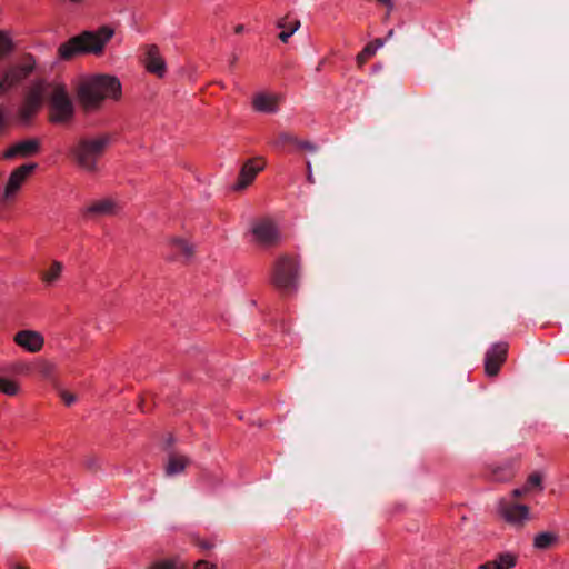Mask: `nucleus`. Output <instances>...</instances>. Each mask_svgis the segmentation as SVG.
I'll return each instance as SVG.
<instances>
[{
    "label": "nucleus",
    "instance_id": "6",
    "mask_svg": "<svg viewBox=\"0 0 569 569\" xmlns=\"http://www.w3.org/2000/svg\"><path fill=\"white\" fill-rule=\"evenodd\" d=\"M47 94L46 82L37 81L27 92L22 104L18 110V119L21 123L28 124L40 110Z\"/></svg>",
    "mask_w": 569,
    "mask_h": 569
},
{
    "label": "nucleus",
    "instance_id": "18",
    "mask_svg": "<svg viewBox=\"0 0 569 569\" xmlns=\"http://www.w3.org/2000/svg\"><path fill=\"white\" fill-rule=\"evenodd\" d=\"M517 558L510 552L499 553L496 559L482 563L480 569H511L516 566Z\"/></svg>",
    "mask_w": 569,
    "mask_h": 569
},
{
    "label": "nucleus",
    "instance_id": "30",
    "mask_svg": "<svg viewBox=\"0 0 569 569\" xmlns=\"http://www.w3.org/2000/svg\"><path fill=\"white\" fill-rule=\"evenodd\" d=\"M297 149H299L301 151H308V152H311V153H316L319 150V147L316 143L311 142V141L300 140L299 146L297 147Z\"/></svg>",
    "mask_w": 569,
    "mask_h": 569
},
{
    "label": "nucleus",
    "instance_id": "12",
    "mask_svg": "<svg viewBox=\"0 0 569 569\" xmlns=\"http://www.w3.org/2000/svg\"><path fill=\"white\" fill-rule=\"evenodd\" d=\"M262 158L250 159L246 161L240 170L239 178L233 189L239 191L246 189L256 178V176L264 168Z\"/></svg>",
    "mask_w": 569,
    "mask_h": 569
},
{
    "label": "nucleus",
    "instance_id": "40",
    "mask_svg": "<svg viewBox=\"0 0 569 569\" xmlns=\"http://www.w3.org/2000/svg\"><path fill=\"white\" fill-rule=\"evenodd\" d=\"M244 27L242 24H238L234 29L236 33H241L243 31Z\"/></svg>",
    "mask_w": 569,
    "mask_h": 569
},
{
    "label": "nucleus",
    "instance_id": "17",
    "mask_svg": "<svg viewBox=\"0 0 569 569\" xmlns=\"http://www.w3.org/2000/svg\"><path fill=\"white\" fill-rule=\"evenodd\" d=\"M252 104L259 112L276 113L278 111V98L272 94L258 93L253 97Z\"/></svg>",
    "mask_w": 569,
    "mask_h": 569
},
{
    "label": "nucleus",
    "instance_id": "34",
    "mask_svg": "<svg viewBox=\"0 0 569 569\" xmlns=\"http://www.w3.org/2000/svg\"><path fill=\"white\" fill-rule=\"evenodd\" d=\"M306 169H307V180L309 183L313 184L315 183V177H313V173H312V166H311V162L309 160L306 161Z\"/></svg>",
    "mask_w": 569,
    "mask_h": 569
},
{
    "label": "nucleus",
    "instance_id": "42",
    "mask_svg": "<svg viewBox=\"0 0 569 569\" xmlns=\"http://www.w3.org/2000/svg\"><path fill=\"white\" fill-rule=\"evenodd\" d=\"M325 61H326V60H325V59H322V60L319 62V64H318V67H317V71H320V70H321L322 66L325 64Z\"/></svg>",
    "mask_w": 569,
    "mask_h": 569
},
{
    "label": "nucleus",
    "instance_id": "25",
    "mask_svg": "<svg viewBox=\"0 0 569 569\" xmlns=\"http://www.w3.org/2000/svg\"><path fill=\"white\" fill-rule=\"evenodd\" d=\"M13 50L12 40L8 34L0 30V60Z\"/></svg>",
    "mask_w": 569,
    "mask_h": 569
},
{
    "label": "nucleus",
    "instance_id": "38",
    "mask_svg": "<svg viewBox=\"0 0 569 569\" xmlns=\"http://www.w3.org/2000/svg\"><path fill=\"white\" fill-rule=\"evenodd\" d=\"M140 408H141V411L142 412H147L149 410L148 406H147V401L146 400H142L141 403H140Z\"/></svg>",
    "mask_w": 569,
    "mask_h": 569
},
{
    "label": "nucleus",
    "instance_id": "1",
    "mask_svg": "<svg viewBox=\"0 0 569 569\" xmlns=\"http://www.w3.org/2000/svg\"><path fill=\"white\" fill-rule=\"evenodd\" d=\"M120 94V81L116 77L107 74L83 80L78 87V98L87 110L99 108L104 99H118Z\"/></svg>",
    "mask_w": 569,
    "mask_h": 569
},
{
    "label": "nucleus",
    "instance_id": "39",
    "mask_svg": "<svg viewBox=\"0 0 569 569\" xmlns=\"http://www.w3.org/2000/svg\"><path fill=\"white\" fill-rule=\"evenodd\" d=\"M3 119H4V112H3L2 108L0 107V128L3 124Z\"/></svg>",
    "mask_w": 569,
    "mask_h": 569
},
{
    "label": "nucleus",
    "instance_id": "43",
    "mask_svg": "<svg viewBox=\"0 0 569 569\" xmlns=\"http://www.w3.org/2000/svg\"><path fill=\"white\" fill-rule=\"evenodd\" d=\"M393 34H395V31H393L392 29H391V30H389V31H388V34H387V39L392 38V37H393Z\"/></svg>",
    "mask_w": 569,
    "mask_h": 569
},
{
    "label": "nucleus",
    "instance_id": "5",
    "mask_svg": "<svg viewBox=\"0 0 569 569\" xmlns=\"http://www.w3.org/2000/svg\"><path fill=\"white\" fill-rule=\"evenodd\" d=\"M298 263L295 259L282 256L276 262L272 272V283L282 293H288L297 288Z\"/></svg>",
    "mask_w": 569,
    "mask_h": 569
},
{
    "label": "nucleus",
    "instance_id": "7",
    "mask_svg": "<svg viewBox=\"0 0 569 569\" xmlns=\"http://www.w3.org/2000/svg\"><path fill=\"white\" fill-rule=\"evenodd\" d=\"M34 60L26 56L20 63L11 66L0 78V97L27 79L34 69Z\"/></svg>",
    "mask_w": 569,
    "mask_h": 569
},
{
    "label": "nucleus",
    "instance_id": "22",
    "mask_svg": "<svg viewBox=\"0 0 569 569\" xmlns=\"http://www.w3.org/2000/svg\"><path fill=\"white\" fill-rule=\"evenodd\" d=\"M557 541V535L551 532H540L535 537L533 546L537 549H548Z\"/></svg>",
    "mask_w": 569,
    "mask_h": 569
},
{
    "label": "nucleus",
    "instance_id": "24",
    "mask_svg": "<svg viewBox=\"0 0 569 569\" xmlns=\"http://www.w3.org/2000/svg\"><path fill=\"white\" fill-rule=\"evenodd\" d=\"M172 247L179 251L186 259H190L193 254V248L186 240L181 238H174L172 240Z\"/></svg>",
    "mask_w": 569,
    "mask_h": 569
},
{
    "label": "nucleus",
    "instance_id": "14",
    "mask_svg": "<svg viewBox=\"0 0 569 569\" xmlns=\"http://www.w3.org/2000/svg\"><path fill=\"white\" fill-rule=\"evenodd\" d=\"M120 210V206L117 201L110 198L97 200L88 206L83 214L87 218H98L106 216H116Z\"/></svg>",
    "mask_w": 569,
    "mask_h": 569
},
{
    "label": "nucleus",
    "instance_id": "28",
    "mask_svg": "<svg viewBox=\"0 0 569 569\" xmlns=\"http://www.w3.org/2000/svg\"><path fill=\"white\" fill-rule=\"evenodd\" d=\"M513 471L510 467H501L497 468L493 471V477L496 481H507L512 478Z\"/></svg>",
    "mask_w": 569,
    "mask_h": 569
},
{
    "label": "nucleus",
    "instance_id": "33",
    "mask_svg": "<svg viewBox=\"0 0 569 569\" xmlns=\"http://www.w3.org/2000/svg\"><path fill=\"white\" fill-rule=\"evenodd\" d=\"M194 569H218L216 565L207 561V560H199L194 565Z\"/></svg>",
    "mask_w": 569,
    "mask_h": 569
},
{
    "label": "nucleus",
    "instance_id": "16",
    "mask_svg": "<svg viewBox=\"0 0 569 569\" xmlns=\"http://www.w3.org/2000/svg\"><path fill=\"white\" fill-rule=\"evenodd\" d=\"M146 67L149 72L162 77L166 70L164 61L159 56L158 48L150 46L146 52Z\"/></svg>",
    "mask_w": 569,
    "mask_h": 569
},
{
    "label": "nucleus",
    "instance_id": "15",
    "mask_svg": "<svg viewBox=\"0 0 569 569\" xmlns=\"http://www.w3.org/2000/svg\"><path fill=\"white\" fill-rule=\"evenodd\" d=\"M40 150V142L37 139H27L12 144L3 153V158L12 159L14 157L28 158Z\"/></svg>",
    "mask_w": 569,
    "mask_h": 569
},
{
    "label": "nucleus",
    "instance_id": "23",
    "mask_svg": "<svg viewBox=\"0 0 569 569\" xmlns=\"http://www.w3.org/2000/svg\"><path fill=\"white\" fill-rule=\"evenodd\" d=\"M299 142H300V139L296 134H293L291 132L283 131L278 134V137L273 143L277 147H283L286 144H292L295 147H298Z\"/></svg>",
    "mask_w": 569,
    "mask_h": 569
},
{
    "label": "nucleus",
    "instance_id": "41",
    "mask_svg": "<svg viewBox=\"0 0 569 569\" xmlns=\"http://www.w3.org/2000/svg\"><path fill=\"white\" fill-rule=\"evenodd\" d=\"M13 569H29V567H27V566H24V565H20V563H19V565H16V566L13 567Z\"/></svg>",
    "mask_w": 569,
    "mask_h": 569
},
{
    "label": "nucleus",
    "instance_id": "29",
    "mask_svg": "<svg viewBox=\"0 0 569 569\" xmlns=\"http://www.w3.org/2000/svg\"><path fill=\"white\" fill-rule=\"evenodd\" d=\"M541 482H542L541 476L537 472H533L528 477V480H527V483L525 485V487H528L529 491L532 490L533 488L541 489L542 488Z\"/></svg>",
    "mask_w": 569,
    "mask_h": 569
},
{
    "label": "nucleus",
    "instance_id": "31",
    "mask_svg": "<svg viewBox=\"0 0 569 569\" xmlns=\"http://www.w3.org/2000/svg\"><path fill=\"white\" fill-rule=\"evenodd\" d=\"M59 396L67 406H71L77 400L76 395L63 389L59 390Z\"/></svg>",
    "mask_w": 569,
    "mask_h": 569
},
{
    "label": "nucleus",
    "instance_id": "27",
    "mask_svg": "<svg viewBox=\"0 0 569 569\" xmlns=\"http://www.w3.org/2000/svg\"><path fill=\"white\" fill-rule=\"evenodd\" d=\"M373 46L367 44L358 54H357V63L359 67H362L368 59L375 56Z\"/></svg>",
    "mask_w": 569,
    "mask_h": 569
},
{
    "label": "nucleus",
    "instance_id": "37",
    "mask_svg": "<svg viewBox=\"0 0 569 569\" xmlns=\"http://www.w3.org/2000/svg\"><path fill=\"white\" fill-rule=\"evenodd\" d=\"M86 463H87V467H88L89 469H91V470H96V469H97V466H96V465H97V461H96V459L90 458V459H88V460L86 461Z\"/></svg>",
    "mask_w": 569,
    "mask_h": 569
},
{
    "label": "nucleus",
    "instance_id": "35",
    "mask_svg": "<svg viewBox=\"0 0 569 569\" xmlns=\"http://www.w3.org/2000/svg\"><path fill=\"white\" fill-rule=\"evenodd\" d=\"M527 492H529V488L528 487L518 488V489L512 490V497L513 498H520V497H522Z\"/></svg>",
    "mask_w": 569,
    "mask_h": 569
},
{
    "label": "nucleus",
    "instance_id": "4",
    "mask_svg": "<svg viewBox=\"0 0 569 569\" xmlns=\"http://www.w3.org/2000/svg\"><path fill=\"white\" fill-rule=\"evenodd\" d=\"M49 99L50 120L52 122H69L74 114L73 101L70 98L67 87L61 83H46Z\"/></svg>",
    "mask_w": 569,
    "mask_h": 569
},
{
    "label": "nucleus",
    "instance_id": "26",
    "mask_svg": "<svg viewBox=\"0 0 569 569\" xmlns=\"http://www.w3.org/2000/svg\"><path fill=\"white\" fill-rule=\"evenodd\" d=\"M19 391V386L6 378H0V392L7 396H16Z\"/></svg>",
    "mask_w": 569,
    "mask_h": 569
},
{
    "label": "nucleus",
    "instance_id": "11",
    "mask_svg": "<svg viewBox=\"0 0 569 569\" xmlns=\"http://www.w3.org/2000/svg\"><path fill=\"white\" fill-rule=\"evenodd\" d=\"M508 346L506 343H496L487 352L485 357V371L487 376L495 377L498 375L501 365L506 361Z\"/></svg>",
    "mask_w": 569,
    "mask_h": 569
},
{
    "label": "nucleus",
    "instance_id": "13",
    "mask_svg": "<svg viewBox=\"0 0 569 569\" xmlns=\"http://www.w3.org/2000/svg\"><path fill=\"white\" fill-rule=\"evenodd\" d=\"M13 341L24 350L36 353L44 345L42 335L34 330H20L14 335Z\"/></svg>",
    "mask_w": 569,
    "mask_h": 569
},
{
    "label": "nucleus",
    "instance_id": "3",
    "mask_svg": "<svg viewBox=\"0 0 569 569\" xmlns=\"http://www.w3.org/2000/svg\"><path fill=\"white\" fill-rule=\"evenodd\" d=\"M111 143L109 133L83 136L70 149V154L79 167L89 171H98V161Z\"/></svg>",
    "mask_w": 569,
    "mask_h": 569
},
{
    "label": "nucleus",
    "instance_id": "10",
    "mask_svg": "<svg viewBox=\"0 0 569 569\" xmlns=\"http://www.w3.org/2000/svg\"><path fill=\"white\" fill-rule=\"evenodd\" d=\"M36 168L37 163H26L11 172L3 193L4 200H9L18 192L22 183L34 171Z\"/></svg>",
    "mask_w": 569,
    "mask_h": 569
},
{
    "label": "nucleus",
    "instance_id": "32",
    "mask_svg": "<svg viewBox=\"0 0 569 569\" xmlns=\"http://www.w3.org/2000/svg\"><path fill=\"white\" fill-rule=\"evenodd\" d=\"M378 4L383 6L386 8V14L383 17V20L387 21L390 17L391 11L395 8L393 0H376Z\"/></svg>",
    "mask_w": 569,
    "mask_h": 569
},
{
    "label": "nucleus",
    "instance_id": "9",
    "mask_svg": "<svg viewBox=\"0 0 569 569\" xmlns=\"http://www.w3.org/2000/svg\"><path fill=\"white\" fill-rule=\"evenodd\" d=\"M498 513L508 523L515 527H522L529 520V508L525 505L500 499Z\"/></svg>",
    "mask_w": 569,
    "mask_h": 569
},
{
    "label": "nucleus",
    "instance_id": "8",
    "mask_svg": "<svg viewBox=\"0 0 569 569\" xmlns=\"http://www.w3.org/2000/svg\"><path fill=\"white\" fill-rule=\"evenodd\" d=\"M251 232L254 241L262 247H273L279 243L280 233L270 219H260L253 222Z\"/></svg>",
    "mask_w": 569,
    "mask_h": 569
},
{
    "label": "nucleus",
    "instance_id": "36",
    "mask_svg": "<svg viewBox=\"0 0 569 569\" xmlns=\"http://www.w3.org/2000/svg\"><path fill=\"white\" fill-rule=\"evenodd\" d=\"M385 41H386L385 39L377 38L373 41L369 42L368 44L369 46H373V49H375V52H376L379 48L383 47Z\"/></svg>",
    "mask_w": 569,
    "mask_h": 569
},
{
    "label": "nucleus",
    "instance_id": "44",
    "mask_svg": "<svg viewBox=\"0 0 569 569\" xmlns=\"http://www.w3.org/2000/svg\"><path fill=\"white\" fill-rule=\"evenodd\" d=\"M236 60H237V57H233V59L231 60V66H233L236 63Z\"/></svg>",
    "mask_w": 569,
    "mask_h": 569
},
{
    "label": "nucleus",
    "instance_id": "21",
    "mask_svg": "<svg viewBox=\"0 0 569 569\" xmlns=\"http://www.w3.org/2000/svg\"><path fill=\"white\" fill-rule=\"evenodd\" d=\"M62 269L63 266L61 262L53 261L48 270L41 272V280L47 284L56 282L59 279Z\"/></svg>",
    "mask_w": 569,
    "mask_h": 569
},
{
    "label": "nucleus",
    "instance_id": "2",
    "mask_svg": "<svg viewBox=\"0 0 569 569\" xmlns=\"http://www.w3.org/2000/svg\"><path fill=\"white\" fill-rule=\"evenodd\" d=\"M113 33V29L108 26L100 27L97 31H83L60 44L59 56L61 59L70 60L79 53L99 54Z\"/></svg>",
    "mask_w": 569,
    "mask_h": 569
},
{
    "label": "nucleus",
    "instance_id": "20",
    "mask_svg": "<svg viewBox=\"0 0 569 569\" xmlns=\"http://www.w3.org/2000/svg\"><path fill=\"white\" fill-rule=\"evenodd\" d=\"M277 27L279 29H282V31L279 33L278 38L282 42H288L289 38L299 29L300 21L299 20L289 21L287 17H283L278 20Z\"/></svg>",
    "mask_w": 569,
    "mask_h": 569
},
{
    "label": "nucleus",
    "instance_id": "19",
    "mask_svg": "<svg viewBox=\"0 0 569 569\" xmlns=\"http://www.w3.org/2000/svg\"><path fill=\"white\" fill-rule=\"evenodd\" d=\"M190 463V459L186 456L170 453L168 463L166 466V475L168 477L176 476L184 471L186 467Z\"/></svg>",
    "mask_w": 569,
    "mask_h": 569
}]
</instances>
